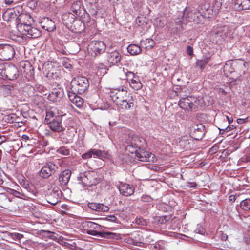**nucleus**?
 Masks as SVG:
<instances>
[{
	"mask_svg": "<svg viewBox=\"0 0 250 250\" xmlns=\"http://www.w3.org/2000/svg\"><path fill=\"white\" fill-rule=\"evenodd\" d=\"M247 119H242V118H239L237 119V122L239 124H242L243 123L245 122L246 120H247Z\"/></svg>",
	"mask_w": 250,
	"mask_h": 250,
	"instance_id": "obj_58",
	"label": "nucleus"
},
{
	"mask_svg": "<svg viewBox=\"0 0 250 250\" xmlns=\"http://www.w3.org/2000/svg\"><path fill=\"white\" fill-rule=\"evenodd\" d=\"M85 226L87 227L88 228L93 229H98L101 227V226H100V225L90 221L86 222L85 223Z\"/></svg>",
	"mask_w": 250,
	"mask_h": 250,
	"instance_id": "obj_40",
	"label": "nucleus"
},
{
	"mask_svg": "<svg viewBox=\"0 0 250 250\" xmlns=\"http://www.w3.org/2000/svg\"><path fill=\"white\" fill-rule=\"evenodd\" d=\"M202 14H200L199 11L192 8L187 7L184 10L183 13L184 18L188 22H194L199 23L202 19Z\"/></svg>",
	"mask_w": 250,
	"mask_h": 250,
	"instance_id": "obj_7",
	"label": "nucleus"
},
{
	"mask_svg": "<svg viewBox=\"0 0 250 250\" xmlns=\"http://www.w3.org/2000/svg\"><path fill=\"white\" fill-rule=\"evenodd\" d=\"M61 194V190L57 187H54L51 192L47 196V202L53 205L59 201Z\"/></svg>",
	"mask_w": 250,
	"mask_h": 250,
	"instance_id": "obj_16",
	"label": "nucleus"
},
{
	"mask_svg": "<svg viewBox=\"0 0 250 250\" xmlns=\"http://www.w3.org/2000/svg\"><path fill=\"white\" fill-rule=\"evenodd\" d=\"M136 157L138 160L142 162L154 161V159L155 158L154 154L145 151L143 148L139 149Z\"/></svg>",
	"mask_w": 250,
	"mask_h": 250,
	"instance_id": "obj_15",
	"label": "nucleus"
},
{
	"mask_svg": "<svg viewBox=\"0 0 250 250\" xmlns=\"http://www.w3.org/2000/svg\"><path fill=\"white\" fill-rule=\"evenodd\" d=\"M127 51L132 55H136L141 52V48L140 46L135 44H131L128 46Z\"/></svg>",
	"mask_w": 250,
	"mask_h": 250,
	"instance_id": "obj_29",
	"label": "nucleus"
},
{
	"mask_svg": "<svg viewBox=\"0 0 250 250\" xmlns=\"http://www.w3.org/2000/svg\"><path fill=\"white\" fill-rule=\"evenodd\" d=\"M92 155L99 158H105L107 156V153L104 151L102 152L99 150L92 149Z\"/></svg>",
	"mask_w": 250,
	"mask_h": 250,
	"instance_id": "obj_34",
	"label": "nucleus"
},
{
	"mask_svg": "<svg viewBox=\"0 0 250 250\" xmlns=\"http://www.w3.org/2000/svg\"><path fill=\"white\" fill-rule=\"evenodd\" d=\"M11 237L15 240H20L23 237V235L18 233H12L10 234Z\"/></svg>",
	"mask_w": 250,
	"mask_h": 250,
	"instance_id": "obj_48",
	"label": "nucleus"
},
{
	"mask_svg": "<svg viewBox=\"0 0 250 250\" xmlns=\"http://www.w3.org/2000/svg\"><path fill=\"white\" fill-rule=\"evenodd\" d=\"M40 24L42 29L49 32L53 31L56 29L54 22L48 17L42 18Z\"/></svg>",
	"mask_w": 250,
	"mask_h": 250,
	"instance_id": "obj_18",
	"label": "nucleus"
},
{
	"mask_svg": "<svg viewBox=\"0 0 250 250\" xmlns=\"http://www.w3.org/2000/svg\"><path fill=\"white\" fill-rule=\"evenodd\" d=\"M15 54V50L10 45L0 46V59L7 61L12 59Z\"/></svg>",
	"mask_w": 250,
	"mask_h": 250,
	"instance_id": "obj_10",
	"label": "nucleus"
},
{
	"mask_svg": "<svg viewBox=\"0 0 250 250\" xmlns=\"http://www.w3.org/2000/svg\"><path fill=\"white\" fill-rule=\"evenodd\" d=\"M112 100L117 105L121 106L122 109H129L134 106L132 96L128 95L126 90L123 88L120 89H115L110 92Z\"/></svg>",
	"mask_w": 250,
	"mask_h": 250,
	"instance_id": "obj_1",
	"label": "nucleus"
},
{
	"mask_svg": "<svg viewBox=\"0 0 250 250\" xmlns=\"http://www.w3.org/2000/svg\"><path fill=\"white\" fill-rule=\"evenodd\" d=\"M71 171L69 169H66L62 171L59 175V181L62 185H66L70 178Z\"/></svg>",
	"mask_w": 250,
	"mask_h": 250,
	"instance_id": "obj_23",
	"label": "nucleus"
},
{
	"mask_svg": "<svg viewBox=\"0 0 250 250\" xmlns=\"http://www.w3.org/2000/svg\"><path fill=\"white\" fill-rule=\"evenodd\" d=\"M125 157H127V155H122V163H125V162H126V161H125L124 159L125 158Z\"/></svg>",
	"mask_w": 250,
	"mask_h": 250,
	"instance_id": "obj_64",
	"label": "nucleus"
},
{
	"mask_svg": "<svg viewBox=\"0 0 250 250\" xmlns=\"http://www.w3.org/2000/svg\"><path fill=\"white\" fill-rule=\"evenodd\" d=\"M234 5L239 10L250 9V0H234Z\"/></svg>",
	"mask_w": 250,
	"mask_h": 250,
	"instance_id": "obj_25",
	"label": "nucleus"
},
{
	"mask_svg": "<svg viewBox=\"0 0 250 250\" xmlns=\"http://www.w3.org/2000/svg\"><path fill=\"white\" fill-rule=\"evenodd\" d=\"M154 24L158 27L161 28L165 26L166 24V21L164 18H157L155 20V22Z\"/></svg>",
	"mask_w": 250,
	"mask_h": 250,
	"instance_id": "obj_39",
	"label": "nucleus"
},
{
	"mask_svg": "<svg viewBox=\"0 0 250 250\" xmlns=\"http://www.w3.org/2000/svg\"><path fill=\"white\" fill-rule=\"evenodd\" d=\"M5 71L6 73L5 78L9 80H16L19 77V70L14 65H7Z\"/></svg>",
	"mask_w": 250,
	"mask_h": 250,
	"instance_id": "obj_13",
	"label": "nucleus"
},
{
	"mask_svg": "<svg viewBox=\"0 0 250 250\" xmlns=\"http://www.w3.org/2000/svg\"><path fill=\"white\" fill-rule=\"evenodd\" d=\"M86 233L91 235L96 236L98 238H112L115 234L109 232H99L92 229L87 230Z\"/></svg>",
	"mask_w": 250,
	"mask_h": 250,
	"instance_id": "obj_20",
	"label": "nucleus"
},
{
	"mask_svg": "<svg viewBox=\"0 0 250 250\" xmlns=\"http://www.w3.org/2000/svg\"><path fill=\"white\" fill-rule=\"evenodd\" d=\"M55 116L54 113L51 110L47 111L46 112V117L45 119V122L47 124L48 122L52 120V119L54 118Z\"/></svg>",
	"mask_w": 250,
	"mask_h": 250,
	"instance_id": "obj_38",
	"label": "nucleus"
},
{
	"mask_svg": "<svg viewBox=\"0 0 250 250\" xmlns=\"http://www.w3.org/2000/svg\"><path fill=\"white\" fill-rule=\"evenodd\" d=\"M205 127L202 124L193 125L190 128V136L196 140H201L205 135Z\"/></svg>",
	"mask_w": 250,
	"mask_h": 250,
	"instance_id": "obj_9",
	"label": "nucleus"
},
{
	"mask_svg": "<svg viewBox=\"0 0 250 250\" xmlns=\"http://www.w3.org/2000/svg\"><path fill=\"white\" fill-rule=\"evenodd\" d=\"M226 118L228 121L229 124H230L233 121V119L232 117H229L228 116H226Z\"/></svg>",
	"mask_w": 250,
	"mask_h": 250,
	"instance_id": "obj_62",
	"label": "nucleus"
},
{
	"mask_svg": "<svg viewBox=\"0 0 250 250\" xmlns=\"http://www.w3.org/2000/svg\"><path fill=\"white\" fill-rule=\"evenodd\" d=\"M198 11L200 14H202V18L203 17H210L211 16L213 15L212 8L210 6L209 4L207 2L202 4L200 6V9Z\"/></svg>",
	"mask_w": 250,
	"mask_h": 250,
	"instance_id": "obj_21",
	"label": "nucleus"
},
{
	"mask_svg": "<svg viewBox=\"0 0 250 250\" xmlns=\"http://www.w3.org/2000/svg\"><path fill=\"white\" fill-rule=\"evenodd\" d=\"M3 18L5 21H10L14 20H18V16L13 10H7L3 14Z\"/></svg>",
	"mask_w": 250,
	"mask_h": 250,
	"instance_id": "obj_27",
	"label": "nucleus"
},
{
	"mask_svg": "<svg viewBox=\"0 0 250 250\" xmlns=\"http://www.w3.org/2000/svg\"><path fill=\"white\" fill-rule=\"evenodd\" d=\"M224 1L225 0H215L214 1L211 7L213 15L219 12L220 9L223 6Z\"/></svg>",
	"mask_w": 250,
	"mask_h": 250,
	"instance_id": "obj_28",
	"label": "nucleus"
},
{
	"mask_svg": "<svg viewBox=\"0 0 250 250\" xmlns=\"http://www.w3.org/2000/svg\"><path fill=\"white\" fill-rule=\"evenodd\" d=\"M73 103L78 107H81L83 104V99L77 96L75 98V100L73 102Z\"/></svg>",
	"mask_w": 250,
	"mask_h": 250,
	"instance_id": "obj_42",
	"label": "nucleus"
},
{
	"mask_svg": "<svg viewBox=\"0 0 250 250\" xmlns=\"http://www.w3.org/2000/svg\"><path fill=\"white\" fill-rule=\"evenodd\" d=\"M187 53L189 56H192L193 55V48L191 46H188Z\"/></svg>",
	"mask_w": 250,
	"mask_h": 250,
	"instance_id": "obj_55",
	"label": "nucleus"
},
{
	"mask_svg": "<svg viewBox=\"0 0 250 250\" xmlns=\"http://www.w3.org/2000/svg\"><path fill=\"white\" fill-rule=\"evenodd\" d=\"M5 4L8 5H11L14 3V1L12 0H4Z\"/></svg>",
	"mask_w": 250,
	"mask_h": 250,
	"instance_id": "obj_60",
	"label": "nucleus"
},
{
	"mask_svg": "<svg viewBox=\"0 0 250 250\" xmlns=\"http://www.w3.org/2000/svg\"><path fill=\"white\" fill-rule=\"evenodd\" d=\"M118 189L121 194L128 197L132 195L134 192V188L131 185L121 183L118 186Z\"/></svg>",
	"mask_w": 250,
	"mask_h": 250,
	"instance_id": "obj_17",
	"label": "nucleus"
},
{
	"mask_svg": "<svg viewBox=\"0 0 250 250\" xmlns=\"http://www.w3.org/2000/svg\"><path fill=\"white\" fill-rule=\"evenodd\" d=\"M58 168V167L52 162H48L42 167L39 175L43 179H48L56 173Z\"/></svg>",
	"mask_w": 250,
	"mask_h": 250,
	"instance_id": "obj_8",
	"label": "nucleus"
},
{
	"mask_svg": "<svg viewBox=\"0 0 250 250\" xmlns=\"http://www.w3.org/2000/svg\"><path fill=\"white\" fill-rule=\"evenodd\" d=\"M240 207L244 210H249L250 209V199H246L240 203Z\"/></svg>",
	"mask_w": 250,
	"mask_h": 250,
	"instance_id": "obj_36",
	"label": "nucleus"
},
{
	"mask_svg": "<svg viewBox=\"0 0 250 250\" xmlns=\"http://www.w3.org/2000/svg\"><path fill=\"white\" fill-rule=\"evenodd\" d=\"M77 94L78 93L77 92H74L71 90L68 91V97L72 103H73V102H74V101L75 100V98L78 96Z\"/></svg>",
	"mask_w": 250,
	"mask_h": 250,
	"instance_id": "obj_45",
	"label": "nucleus"
},
{
	"mask_svg": "<svg viewBox=\"0 0 250 250\" xmlns=\"http://www.w3.org/2000/svg\"><path fill=\"white\" fill-rule=\"evenodd\" d=\"M11 194L15 196V197L21 198H22V196H24V195L23 193H21L20 192L16 191L14 189L11 190Z\"/></svg>",
	"mask_w": 250,
	"mask_h": 250,
	"instance_id": "obj_50",
	"label": "nucleus"
},
{
	"mask_svg": "<svg viewBox=\"0 0 250 250\" xmlns=\"http://www.w3.org/2000/svg\"><path fill=\"white\" fill-rule=\"evenodd\" d=\"M89 85L88 79L84 76H78L74 78L71 82L70 89L79 94L84 93Z\"/></svg>",
	"mask_w": 250,
	"mask_h": 250,
	"instance_id": "obj_2",
	"label": "nucleus"
},
{
	"mask_svg": "<svg viewBox=\"0 0 250 250\" xmlns=\"http://www.w3.org/2000/svg\"><path fill=\"white\" fill-rule=\"evenodd\" d=\"M138 149L142 148L143 144L145 143V140L138 137H135L130 143Z\"/></svg>",
	"mask_w": 250,
	"mask_h": 250,
	"instance_id": "obj_31",
	"label": "nucleus"
},
{
	"mask_svg": "<svg viewBox=\"0 0 250 250\" xmlns=\"http://www.w3.org/2000/svg\"><path fill=\"white\" fill-rule=\"evenodd\" d=\"M23 15H26V16H29L30 17H31V16L28 14H24V13H22L21 14H20L19 16H18V21H19L20 22V23L21 24V26H22V28H24V27L26 25L25 24V23H26V22H29L30 21H29V19H25L24 20V22L23 21H22L21 20V16L22 17Z\"/></svg>",
	"mask_w": 250,
	"mask_h": 250,
	"instance_id": "obj_41",
	"label": "nucleus"
},
{
	"mask_svg": "<svg viewBox=\"0 0 250 250\" xmlns=\"http://www.w3.org/2000/svg\"><path fill=\"white\" fill-rule=\"evenodd\" d=\"M141 200L144 202H150L152 201V198L149 195H143L141 197Z\"/></svg>",
	"mask_w": 250,
	"mask_h": 250,
	"instance_id": "obj_51",
	"label": "nucleus"
},
{
	"mask_svg": "<svg viewBox=\"0 0 250 250\" xmlns=\"http://www.w3.org/2000/svg\"><path fill=\"white\" fill-rule=\"evenodd\" d=\"M127 78H131V82L129 83L130 86L134 90H138L142 88L143 85L140 82L139 77L131 71H127L126 73Z\"/></svg>",
	"mask_w": 250,
	"mask_h": 250,
	"instance_id": "obj_12",
	"label": "nucleus"
},
{
	"mask_svg": "<svg viewBox=\"0 0 250 250\" xmlns=\"http://www.w3.org/2000/svg\"><path fill=\"white\" fill-rule=\"evenodd\" d=\"M188 138L189 137L188 136H183L179 142V146L184 149H188L190 147L189 145L191 139H189Z\"/></svg>",
	"mask_w": 250,
	"mask_h": 250,
	"instance_id": "obj_30",
	"label": "nucleus"
},
{
	"mask_svg": "<svg viewBox=\"0 0 250 250\" xmlns=\"http://www.w3.org/2000/svg\"><path fill=\"white\" fill-rule=\"evenodd\" d=\"M89 208L98 212H106L109 210V208L103 204L90 203L88 204Z\"/></svg>",
	"mask_w": 250,
	"mask_h": 250,
	"instance_id": "obj_24",
	"label": "nucleus"
},
{
	"mask_svg": "<svg viewBox=\"0 0 250 250\" xmlns=\"http://www.w3.org/2000/svg\"><path fill=\"white\" fill-rule=\"evenodd\" d=\"M176 24L178 25V26L176 27V29L178 31H182L184 29L182 25V22L181 21H179L177 22H176Z\"/></svg>",
	"mask_w": 250,
	"mask_h": 250,
	"instance_id": "obj_54",
	"label": "nucleus"
},
{
	"mask_svg": "<svg viewBox=\"0 0 250 250\" xmlns=\"http://www.w3.org/2000/svg\"><path fill=\"white\" fill-rule=\"evenodd\" d=\"M128 243L130 244H132L135 246H139V247H144L145 244L142 242L134 240L132 238H129L127 240Z\"/></svg>",
	"mask_w": 250,
	"mask_h": 250,
	"instance_id": "obj_43",
	"label": "nucleus"
},
{
	"mask_svg": "<svg viewBox=\"0 0 250 250\" xmlns=\"http://www.w3.org/2000/svg\"><path fill=\"white\" fill-rule=\"evenodd\" d=\"M63 90L62 89L60 88H55L52 90V91L49 93L48 95V99L53 102L56 103L59 102L61 98L63 97Z\"/></svg>",
	"mask_w": 250,
	"mask_h": 250,
	"instance_id": "obj_19",
	"label": "nucleus"
},
{
	"mask_svg": "<svg viewBox=\"0 0 250 250\" xmlns=\"http://www.w3.org/2000/svg\"><path fill=\"white\" fill-rule=\"evenodd\" d=\"M87 50L90 56L96 57L105 52L106 45L102 41H93L88 44Z\"/></svg>",
	"mask_w": 250,
	"mask_h": 250,
	"instance_id": "obj_4",
	"label": "nucleus"
},
{
	"mask_svg": "<svg viewBox=\"0 0 250 250\" xmlns=\"http://www.w3.org/2000/svg\"><path fill=\"white\" fill-rule=\"evenodd\" d=\"M200 104V101L195 97L187 96L181 98L178 103L179 106L186 110H196Z\"/></svg>",
	"mask_w": 250,
	"mask_h": 250,
	"instance_id": "obj_3",
	"label": "nucleus"
},
{
	"mask_svg": "<svg viewBox=\"0 0 250 250\" xmlns=\"http://www.w3.org/2000/svg\"><path fill=\"white\" fill-rule=\"evenodd\" d=\"M5 138L4 136H0V144H1L2 142H5Z\"/></svg>",
	"mask_w": 250,
	"mask_h": 250,
	"instance_id": "obj_63",
	"label": "nucleus"
},
{
	"mask_svg": "<svg viewBox=\"0 0 250 250\" xmlns=\"http://www.w3.org/2000/svg\"><path fill=\"white\" fill-rule=\"evenodd\" d=\"M13 90V87L10 85H3L1 88V90L5 96L10 95Z\"/></svg>",
	"mask_w": 250,
	"mask_h": 250,
	"instance_id": "obj_33",
	"label": "nucleus"
},
{
	"mask_svg": "<svg viewBox=\"0 0 250 250\" xmlns=\"http://www.w3.org/2000/svg\"><path fill=\"white\" fill-rule=\"evenodd\" d=\"M92 156V152H91V150L85 153H84L82 155V158L84 159L90 158Z\"/></svg>",
	"mask_w": 250,
	"mask_h": 250,
	"instance_id": "obj_53",
	"label": "nucleus"
},
{
	"mask_svg": "<svg viewBox=\"0 0 250 250\" xmlns=\"http://www.w3.org/2000/svg\"><path fill=\"white\" fill-rule=\"evenodd\" d=\"M57 152L63 155H68L69 154V149H67L66 147L62 146L60 147L58 150Z\"/></svg>",
	"mask_w": 250,
	"mask_h": 250,
	"instance_id": "obj_46",
	"label": "nucleus"
},
{
	"mask_svg": "<svg viewBox=\"0 0 250 250\" xmlns=\"http://www.w3.org/2000/svg\"><path fill=\"white\" fill-rule=\"evenodd\" d=\"M141 45H147L146 46V48H152L154 45L155 42L153 40L150 39H146L145 40L141 41Z\"/></svg>",
	"mask_w": 250,
	"mask_h": 250,
	"instance_id": "obj_35",
	"label": "nucleus"
},
{
	"mask_svg": "<svg viewBox=\"0 0 250 250\" xmlns=\"http://www.w3.org/2000/svg\"><path fill=\"white\" fill-rule=\"evenodd\" d=\"M62 65L66 68L70 69L72 68V65L69 62V60L67 58H63L62 60Z\"/></svg>",
	"mask_w": 250,
	"mask_h": 250,
	"instance_id": "obj_44",
	"label": "nucleus"
},
{
	"mask_svg": "<svg viewBox=\"0 0 250 250\" xmlns=\"http://www.w3.org/2000/svg\"><path fill=\"white\" fill-rule=\"evenodd\" d=\"M236 199V196L234 195H231L229 197V200L230 202H234Z\"/></svg>",
	"mask_w": 250,
	"mask_h": 250,
	"instance_id": "obj_56",
	"label": "nucleus"
},
{
	"mask_svg": "<svg viewBox=\"0 0 250 250\" xmlns=\"http://www.w3.org/2000/svg\"><path fill=\"white\" fill-rule=\"evenodd\" d=\"M21 20L24 22V20L26 19H29V22L25 23L26 25L24 27V30L25 33H24L28 38H36L39 37L41 35L40 31L36 28L31 27V24L33 22L34 20L32 17H30L28 16L23 15L21 17Z\"/></svg>",
	"mask_w": 250,
	"mask_h": 250,
	"instance_id": "obj_6",
	"label": "nucleus"
},
{
	"mask_svg": "<svg viewBox=\"0 0 250 250\" xmlns=\"http://www.w3.org/2000/svg\"><path fill=\"white\" fill-rule=\"evenodd\" d=\"M153 247L155 250H161V246L159 243L155 244Z\"/></svg>",
	"mask_w": 250,
	"mask_h": 250,
	"instance_id": "obj_59",
	"label": "nucleus"
},
{
	"mask_svg": "<svg viewBox=\"0 0 250 250\" xmlns=\"http://www.w3.org/2000/svg\"><path fill=\"white\" fill-rule=\"evenodd\" d=\"M8 65L7 64H0V75L3 77H5L6 73L5 69L6 68V65Z\"/></svg>",
	"mask_w": 250,
	"mask_h": 250,
	"instance_id": "obj_49",
	"label": "nucleus"
},
{
	"mask_svg": "<svg viewBox=\"0 0 250 250\" xmlns=\"http://www.w3.org/2000/svg\"><path fill=\"white\" fill-rule=\"evenodd\" d=\"M121 56L116 51L110 53L107 56V61L109 63L112 65H115L120 62Z\"/></svg>",
	"mask_w": 250,
	"mask_h": 250,
	"instance_id": "obj_22",
	"label": "nucleus"
},
{
	"mask_svg": "<svg viewBox=\"0 0 250 250\" xmlns=\"http://www.w3.org/2000/svg\"><path fill=\"white\" fill-rule=\"evenodd\" d=\"M170 219L169 216H164L160 217L158 220V222L160 224H165L168 222Z\"/></svg>",
	"mask_w": 250,
	"mask_h": 250,
	"instance_id": "obj_47",
	"label": "nucleus"
},
{
	"mask_svg": "<svg viewBox=\"0 0 250 250\" xmlns=\"http://www.w3.org/2000/svg\"><path fill=\"white\" fill-rule=\"evenodd\" d=\"M79 180L81 181L85 186L90 187L97 185L100 181L97 173L93 171H87L81 173L78 177Z\"/></svg>",
	"mask_w": 250,
	"mask_h": 250,
	"instance_id": "obj_5",
	"label": "nucleus"
},
{
	"mask_svg": "<svg viewBox=\"0 0 250 250\" xmlns=\"http://www.w3.org/2000/svg\"><path fill=\"white\" fill-rule=\"evenodd\" d=\"M62 117L61 116H57L46 124L51 130L55 132H60L65 129V128L62 124Z\"/></svg>",
	"mask_w": 250,
	"mask_h": 250,
	"instance_id": "obj_11",
	"label": "nucleus"
},
{
	"mask_svg": "<svg viewBox=\"0 0 250 250\" xmlns=\"http://www.w3.org/2000/svg\"><path fill=\"white\" fill-rule=\"evenodd\" d=\"M71 10L77 16H80L82 12L84 11L82 2L80 1H75L72 3Z\"/></svg>",
	"mask_w": 250,
	"mask_h": 250,
	"instance_id": "obj_26",
	"label": "nucleus"
},
{
	"mask_svg": "<svg viewBox=\"0 0 250 250\" xmlns=\"http://www.w3.org/2000/svg\"><path fill=\"white\" fill-rule=\"evenodd\" d=\"M125 150L126 151L130 152L131 154L134 153L135 156L137 154V152L139 151V149L136 148L135 146H134L131 143L125 147Z\"/></svg>",
	"mask_w": 250,
	"mask_h": 250,
	"instance_id": "obj_37",
	"label": "nucleus"
},
{
	"mask_svg": "<svg viewBox=\"0 0 250 250\" xmlns=\"http://www.w3.org/2000/svg\"><path fill=\"white\" fill-rule=\"evenodd\" d=\"M195 231L197 233L203 234L204 233V229H203L202 226L201 225L198 224L197 225V228L195 229Z\"/></svg>",
	"mask_w": 250,
	"mask_h": 250,
	"instance_id": "obj_52",
	"label": "nucleus"
},
{
	"mask_svg": "<svg viewBox=\"0 0 250 250\" xmlns=\"http://www.w3.org/2000/svg\"><path fill=\"white\" fill-rule=\"evenodd\" d=\"M213 33L216 39H224L230 33V30L228 26L224 25L217 27L213 31Z\"/></svg>",
	"mask_w": 250,
	"mask_h": 250,
	"instance_id": "obj_14",
	"label": "nucleus"
},
{
	"mask_svg": "<svg viewBox=\"0 0 250 250\" xmlns=\"http://www.w3.org/2000/svg\"><path fill=\"white\" fill-rule=\"evenodd\" d=\"M106 219L107 220L113 221V222H115L117 219L116 217L113 215L108 216V218H106Z\"/></svg>",
	"mask_w": 250,
	"mask_h": 250,
	"instance_id": "obj_57",
	"label": "nucleus"
},
{
	"mask_svg": "<svg viewBox=\"0 0 250 250\" xmlns=\"http://www.w3.org/2000/svg\"><path fill=\"white\" fill-rule=\"evenodd\" d=\"M188 184H189L188 186L190 188H194L197 186V184L195 182L189 183Z\"/></svg>",
	"mask_w": 250,
	"mask_h": 250,
	"instance_id": "obj_61",
	"label": "nucleus"
},
{
	"mask_svg": "<svg viewBox=\"0 0 250 250\" xmlns=\"http://www.w3.org/2000/svg\"><path fill=\"white\" fill-rule=\"evenodd\" d=\"M210 60V58L208 57H205L200 60H198L196 61V65L197 67H199L201 70H203L207 63Z\"/></svg>",
	"mask_w": 250,
	"mask_h": 250,
	"instance_id": "obj_32",
	"label": "nucleus"
}]
</instances>
